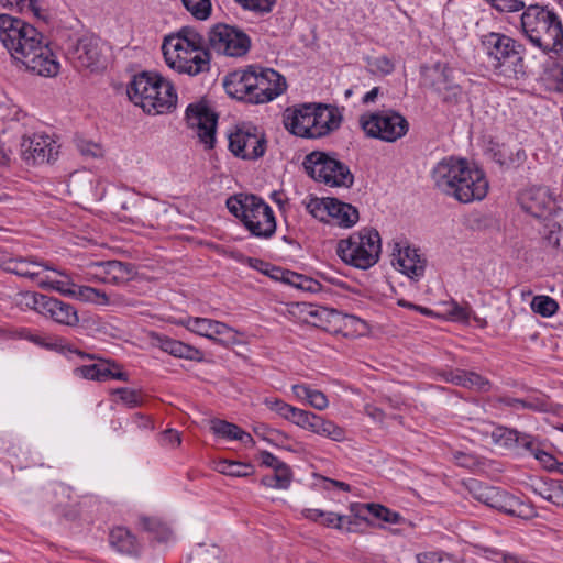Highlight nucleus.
<instances>
[{
	"mask_svg": "<svg viewBox=\"0 0 563 563\" xmlns=\"http://www.w3.org/2000/svg\"><path fill=\"white\" fill-rule=\"evenodd\" d=\"M43 40L34 26L11 15L0 14V41L12 58L36 75L53 77L59 71V63Z\"/></svg>",
	"mask_w": 563,
	"mask_h": 563,
	"instance_id": "f257e3e1",
	"label": "nucleus"
},
{
	"mask_svg": "<svg viewBox=\"0 0 563 563\" xmlns=\"http://www.w3.org/2000/svg\"><path fill=\"white\" fill-rule=\"evenodd\" d=\"M223 86L229 96L253 104L269 102L287 88L284 76L273 68L257 65L230 73Z\"/></svg>",
	"mask_w": 563,
	"mask_h": 563,
	"instance_id": "f03ea898",
	"label": "nucleus"
},
{
	"mask_svg": "<svg viewBox=\"0 0 563 563\" xmlns=\"http://www.w3.org/2000/svg\"><path fill=\"white\" fill-rule=\"evenodd\" d=\"M162 49L167 66L179 74L194 77L210 71L211 54L203 36L194 27L183 26L166 36Z\"/></svg>",
	"mask_w": 563,
	"mask_h": 563,
	"instance_id": "7ed1b4c3",
	"label": "nucleus"
},
{
	"mask_svg": "<svg viewBox=\"0 0 563 563\" xmlns=\"http://www.w3.org/2000/svg\"><path fill=\"white\" fill-rule=\"evenodd\" d=\"M521 27L529 42L542 53L563 55V24L547 7H528L521 15Z\"/></svg>",
	"mask_w": 563,
	"mask_h": 563,
	"instance_id": "20e7f679",
	"label": "nucleus"
},
{
	"mask_svg": "<svg viewBox=\"0 0 563 563\" xmlns=\"http://www.w3.org/2000/svg\"><path fill=\"white\" fill-rule=\"evenodd\" d=\"M128 96L148 114L169 112L177 103V93L172 82L153 71L135 75L128 87Z\"/></svg>",
	"mask_w": 563,
	"mask_h": 563,
	"instance_id": "39448f33",
	"label": "nucleus"
},
{
	"mask_svg": "<svg viewBox=\"0 0 563 563\" xmlns=\"http://www.w3.org/2000/svg\"><path fill=\"white\" fill-rule=\"evenodd\" d=\"M482 46L488 62L498 75L506 78H519L525 75V46L515 38L496 32L482 36Z\"/></svg>",
	"mask_w": 563,
	"mask_h": 563,
	"instance_id": "423d86ee",
	"label": "nucleus"
},
{
	"mask_svg": "<svg viewBox=\"0 0 563 563\" xmlns=\"http://www.w3.org/2000/svg\"><path fill=\"white\" fill-rule=\"evenodd\" d=\"M229 211L239 218L253 236L269 239L276 232V219L272 208L255 195L229 198Z\"/></svg>",
	"mask_w": 563,
	"mask_h": 563,
	"instance_id": "0eeeda50",
	"label": "nucleus"
},
{
	"mask_svg": "<svg viewBox=\"0 0 563 563\" xmlns=\"http://www.w3.org/2000/svg\"><path fill=\"white\" fill-rule=\"evenodd\" d=\"M382 243L377 230L363 228L338 242L336 254L347 265L360 269L374 266L380 254Z\"/></svg>",
	"mask_w": 563,
	"mask_h": 563,
	"instance_id": "6e6552de",
	"label": "nucleus"
},
{
	"mask_svg": "<svg viewBox=\"0 0 563 563\" xmlns=\"http://www.w3.org/2000/svg\"><path fill=\"white\" fill-rule=\"evenodd\" d=\"M303 167L314 180L331 187L350 188L354 183V176L349 166L332 154L311 152L305 157Z\"/></svg>",
	"mask_w": 563,
	"mask_h": 563,
	"instance_id": "1a4fd4ad",
	"label": "nucleus"
},
{
	"mask_svg": "<svg viewBox=\"0 0 563 563\" xmlns=\"http://www.w3.org/2000/svg\"><path fill=\"white\" fill-rule=\"evenodd\" d=\"M360 125L368 137L389 143L401 139L409 130L407 119L391 109L362 114L360 117Z\"/></svg>",
	"mask_w": 563,
	"mask_h": 563,
	"instance_id": "9d476101",
	"label": "nucleus"
},
{
	"mask_svg": "<svg viewBox=\"0 0 563 563\" xmlns=\"http://www.w3.org/2000/svg\"><path fill=\"white\" fill-rule=\"evenodd\" d=\"M250 36L241 29L218 23L208 32V48L218 55L243 57L251 48Z\"/></svg>",
	"mask_w": 563,
	"mask_h": 563,
	"instance_id": "9b49d317",
	"label": "nucleus"
},
{
	"mask_svg": "<svg viewBox=\"0 0 563 563\" xmlns=\"http://www.w3.org/2000/svg\"><path fill=\"white\" fill-rule=\"evenodd\" d=\"M68 58L77 70L98 71L103 67L101 41L92 34H85L68 48Z\"/></svg>",
	"mask_w": 563,
	"mask_h": 563,
	"instance_id": "f8f14e48",
	"label": "nucleus"
},
{
	"mask_svg": "<svg viewBox=\"0 0 563 563\" xmlns=\"http://www.w3.org/2000/svg\"><path fill=\"white\" fill-rule=\"evenodd\" d=\"M230 152L242 159H257L266 151V139L255 126H239L229 135Z\"/></svg>",
	"mask_w": 563,
	"mask_h": 563,
	"instance_id": "ddd939ff",
	"label": "nucleus"
},
{
	"mask_svg": "<svg viewBox=\"0 0 563 563\" xmlns=\"http://www.w3.org/2000/svg\"><path fill=\"white\" fill-rule=\"evenodd\" d=\"M475 497L486 506L509 516L527 518L531 515L529 506L522 503L518 497L499 487L479 486L475 493Z\"/></svg>",
	"mask_w": 563,
	"mask_h": 563,
	"instance_id": "4468645a",
	"label": "nucleus"
},
{
	"mask_svg": "<svg viewBox=\"0 0 563 563\" xmlns=\"http://www.w3.org/2000/svg\"><path fill=\"white\" fill-rule=\"evenodd\" d=\"M451 198L461 203L483 200L489 189V184L483 169L464 162L463 175Z\"/></svg>",
	"mask_w": 563,
	"mask_h": 563,
	"instance_id": "2eb2a0df",
	"label": "nucleus"
},
{
	"mask_svg": "<svg viewBox=\"0 0 563 563\" xmlns=\"http://www.w3.org/2000/svg\"><path fill=\"white\" fill-rule=\"evenodd\" d=\"M518 203L521 209L537 219L547 220L555 214L559 207L552 192L547 187H529L520 191Z\"/></svg>",
	"mask_w": 563,
	"mask_h": 563,
	"instance_id": "dca6fc26",
	"label": "nucleus"
},
{
	"mask_svg": "<svg viewBox=\"0 0 563 563\" xmlns=\"http://www.w3.org/2000/svg\"><path fill=\"white\" fill-rule=\"evenodd\" d=\"M464 162L465 158L449 156L442 158L432 168V183L443 195L452 197L455 188H457L460 184L461 175H463Z\"/></svg>",
	"mask_w": 563,
	"mask_h": 563,
	"instance_id": "f3484780",
	"label": "nucleus"
},
{
	"mask_svg": "<svg viewBox=\"0 0 563 563\" xmlns=\"http://www.w3.org/2000/svg\"><path fill=\"white\" fill-rule=\"evenodd\" d=\"M20 146L22 159L30 165L49 163L58 155L56 142L44 134L23 136Z\"/></svg>",
	"mask_w": 563,
	"mask_h": 563,
	"instance_id": "a211bd4d",
	"label": "nucleus"
},
{
	"mask_svg": "<svg viewBox=\"0 0 563 563\" xmlns=\"http://www.w3.org/2000/svg\"><path fill=\"white\" fill-rule=\"evenodd\" d=\"M186 120L207 148H212L216 142V128L218 117L206 104H189L186 110Z\"/></svg>",
	"mask_w": 563,
	"mask_h": 563,
	"instance_id": "6ab92c4d",
	"label": "nucleus"
},
{
	"mask_svg": "<svg viewBox=\"0 0 563 563\" xmlns=\"http://www.w3.org/2000/svg\"><path fill=\"white\" fill-rule=\"evenodd\" d=\"M187 330L200 336H205L221 345L234 342V330L223 322L198 317H187L180 321Z\"/></svg>",
	"mask_w": 563,
	"mask_h": 563,
	"instance_id": "aec40b11",
	"label": "nucleus"
},
{
	"mask_svg": "<svg viewBox=\"0 0 563 563\" xmlns=\"http://www.w3.org/2000/svg\"><path fill=\"white\" fill-rule=\"evenodd\" d=\"M314 103H303L299 107L287 108L284 112V125L291 133L300 137L312 136Z\"/></svg>",
	"mask_w": 563,
	"mask_h": 563,
	"instance_id": "412c9836",
	"label": "nucleus"
},
{
	"mask_svg": "<svg viewBox=\"0 0 563 563\" xmlns=\"http://www.w3.org/2000/svg\"><path fill=\"white\" fill-rule=\"evenodd\" d=\"M4 271L15 274L21 277L29 278L36 283V285L41 288H52L54 282H48L46 278L42 277V273L46 269H51L49 266L35 262L31 258H9L3 264Z\"/></svg>",
	"mask_w": 563,
	"mask_h": 563,
	"instance_id": "4be33fe9",
	"label": "nucleus"
},
{
	"mask_svg": "<svg viewBox=\"0 0 563 563\" xmlns=\"http://www.w3.org/2000/svg\"><path fill=\"white\" fill-rule=\"evenodd\" d=\"M74 375L97 382L108 379L128 380V374L121 371V366L118 363L110 360H100L98 363L76 367Z\"/></svg>",
	"mask_w": 563,
	"mask_h": 563,
	"instance_id": "5701e85b",
	"label": "nucleus"
},
{
	"mask_svg": "<svg viewBox=\"0 0 563 563\" xmlns=\"http://www.w3.org/2000/svg\"><path fill=\"white\" fill-rule=\"evenodd\" d=\"M393 255L394 265H398L401 273L410 278H420L426 269V260L419 254V250L409 245H395Z\"/></svg>",
	"mask_w": 563,
	"mask_h": 563,
	"instance_id": "b1692460",
	"label": "nucleus"
},
{
	"mask_svg": "<svg viewBox=\"0 0 563 563\" xmlns=\"http://www.w3.org/2000/svg\"><path fill=\"white\" fill-rule=\"evenodd\" d=\"M493 438L497 443H501L507 448L521 449L531 455L542 446V443L536 437L519 432L515 429L497 428L493 432Z\"/></svg>",
	"mask_w": 563,
	"mask_h": 563,
	"instance_id": "393cba45",
	"label": "nucleus"
},
{
	"mask_svg": "<svg viewBox=\"0 0 563 563\" xmlns=\"http://www.w3.org/2000/svg\"><path fill=\"white\" fill-rule=\"evenodd\" d=\"M312 136L314 139L323 137L338 130L342 122V114L336 107L323 103H314Z\"/></svg>",
	"mask_w": 563,
	"mask_h": 563,
	"instance_id": "a878e982",
	"label": "nucleus"
},
{
	"mask_svg": "<svg viewBox=\"0 0 563 563\" xmlns=\"http://www.w3.org/2000/svg\"><path fill=\"white\" fill-rule=\"evenodd\" d=\"M52 289L59 291L63 295L74 297L84 302H90L100 306H109L110 297L102 290L90 286H79L62 280L54 282Z\"/></svg>",
	"mask_w": 563,
	"mask_h": 563,
	"instance_id": "bb28decb",
	"label": "nucleus"
},
{
	"mask_svg": "<svg viewBox=\"0 0 563 563\" xmlns=\"http://www.w3.org/2000/svg\"><path fill=\"white\" fill-rule=\"evenodd\" d=\"M442 377L446 383L481 393L489 391L492 388V383L487 378L472 371L450 369L443 372Z\"/></svg>",
	"mask_w": 563,
	"mask_h": 563,
	"instance_id": "cd10ccee",
	"label": "nucleus"
},
{
	"mask_svg": "<svg viewBox=\"0 0 563 563\" xmlns=\"http://www.w3.org/2000/svg\"><path fill=\"white\" fill-rule=\"evenodd\" d=\"M46 302V308L43 314L44 317L51 318L56 323L70 328L78 325V312L73 305L53 297H49Z\"/></svg>",
	"mask_w": 563,
	"mask_h": 563,
	"instance_id": "c85d7f7f",
	"label": "nucleus"
},
{
	"mask_svg": "<svg viewBox=\"0 0 563 563\" xmlns=\"http://www.w3.org/2000/svg\"><path fill=\"white\" fill-rule=\"evenodd\" d=\"M156 343L162 351L175 357L190 361H200L202 358V353L198 349L166 335H157Z\"/></svg>",
	"mask_w": 563,
	"mask_h": 563,
	"instance_id": "c756f323",
	"label": "nucleus"
},
{
	"mask_svg": "<svg viewBox=\"0 0 563 563\" xmlns=\"http://www.w3.org/2000/svg\"><path fill=\"white\" fill-rule=\"evenodd\" d=\"M110 544L119 552L128 555H137L141 545L136 537L124 527H115L109 534Z\"/></svg>",
	"mask_w": 563,
	"mask_h": 563,
	"instance_id": "7c9ffc66",
	"label": "nucleus"
},
{
	"mask_svg": "<svg viewBox=\"0 0 563 563\" xmlns=\"http://www.w3.org/2000/svg\"><path fill=\"white\" fill-rule=\"evenodd\" d=\"M331 207V219L329 223H333L342 228H351L360 219L358 210L351 203H346L334 198Z\"/></svg>",
	"mask_w": 563,
	"mask_h": 563,
	"instance_id": "2f4dec72",
	"label": "nucleus"
},
{
	"mask_svg": "<svg viewBox=\"0 0 563 563\" xmlns=\"http://www.w3.org/2000/svg\"><path fill=\"white\" fill-rule=\"evenodd\" d=\"M277 273L273 275L276 279H282L284 283L291 285L298 289L307 290L310 292H314L319 289L320 284L312 278L306 277L301 274L291 272V271H280L279 268H274Z\"/></svg>",
	"mask_w": 563,
	"mask_h": 563,
	"instance_id": "473e14b6",
	"label": "nucleus"
},
{
	"mask_svg": "<svg viewBox=\"0 0 563 563\" xmlns=\"http://www.w3.org/2000/svg\"><path fill=\"white\" fill-rule=\"evenodd\" d=\"M106 284L119 285L131 278L133 267L120 261H106Z\"/></svg>",
	"mask_w": 563,
	"mask_h": 563,
	"instance_id": "72a5a7b5",
	"label": "nucleus"
},
{
	"mask_svg": "<svg viewBox=\"0 0 563 563\" xmlns=\"http://www.w3.org/2000/svg\"><path fill=\"white\" fill-rule=\"evenodd\" d=\"M291 478V470L287 464H285L283 466H277L276 468H274V474L264 476L261 479V483L269 488L286 489L289 487Z\"/></svg>",
	"mask_w": 563,
	"mask_h": 563,
	"instance_id": "f704fd0d",
	"label": "nucleus"
},
{
	"mask_svg": "<svg viewBox=\"0 0 563 563\" xmlns=\"http://www.w3.org/2000/svg\"><path fill=\"white\" fill-rule=\"evenodd\" d=\"M334 198H311L307 205V211L316 219L322 222H330L331 219V203Z\"/></svg>",
	"mask_w": 563,
	"mask_h": 563,
	"instance_id": "c9c22d12",
	"label": "nucleus"
},
{
	"mask_svg": "<svg viewBox=\"0 0 563 563\" xmlns=\"http://www.w3.org/2000/svg\"><path fill=\"white\" fill-rule=\"evenodd\" d=\"M141 526L145 531L152 533L153 538L159 542H166L172 537L170 529L158 519L143 517L141 518Z\"/></svg>",
	"mask_w": 563,
	"mask_h": 563,
	"instance_id": "e433bc0d",
	"label": "nucleus"
},
{
	"mask_svg": "<svg viewBox=\"0 0 563 563\" xmlns=\"http://www.w3.org/2000/svg\"><path fill=\"white\" fill-rule=\"evenodd\" d=\"M217 470L228 476L246 477L252 474L253 466L235 461H221L218 463Z\"/></svg>",
	"mask_w": 563,
	"mask_h": 563,
	"instance_id": "4c0bfd02",
	"label": "nucleus"
},
{
	"mask_svg": "<svg viewBox=\"0 0 563 563\" xmlns=\"http://www.w3.org/2000/svg\"><path fill=\"white\" fill-rule=\"evenodd\" d=\"M531 309L543 318H550L559 309L558 302L549 296H536L531 301Z\"/></svg>",
	"mask_w": 563,
	"mask_h": 563,
	"instance_id": "58836bf2",
	"label": "nucleus"
},
{
	"mask_svg": "<svg viewBox=\"0 0 563 563\" xmlns=\"http://www.w3.org/2000/svg\"><path fill=\"white\" fill-rule=\"evenodd\" d=\"M181 2L196 20L205 21L211 14L210 0H181Z\"/></svg>",
	"mask_w": 563,
	"mask_h": 563,
	"instance_id": "ea45409f",
	"label": "nucleus"
},
{
	"mask_svg": "<svg viewBox=\"0 0 563 563\" xmlns=\"http://www.w3.org/2000/svg\"><path fill=\"white\" fill-rule=\"evenodd\" d=\"M211 430L220 438L236 440L242 429L234 423L218 419L211 422Z\"/></svg>",
	"mask_w": 563,
	"mask_h": 563,
	"instance_id": "a19ab883",
	"label": "nucleus"
},
{
	"mask_svg": "<svg viewBox=\"0 0 563 563\" xmlns=\"http://www.w3.org/2000/svg\"><path fill=\"white\" fill-rule=\"evenodd\" d=\"M522 409H528L538 412H550L553 409L552 402L543 394H533L525 398Z\"/></svg>",
	"mask_w": 563,
	"mask_h": 563,
	"instance_id": "79ce46f5",
	"label": "nucleus"
},
{
	"mask_svg": "<svg viewBox=\"0 0 563 563\" xmlns=\"http://www.w3.org/2000/svg\"><path fill=\"white\" fill-rule=\"evenodd\" d=\"M432 77V87L434 90H439L441 86L446 85L453 79V70L445 64L437 63L430 70Z\"/></svg>",
	"mask_w": 563,
	"mask_h": 563,
	"instance_id": "37998d69",
	"label": "nucleus"
},
{
	"mask_svg": "<svg viewBox=\"0 0 563 563\" xmlns=\"http://www.w3.org/2000/svg\"><path fill=\"white\" fill-rule=\"evenodd\" d=\"M543 241L547 246L563 252V222L552 223L544 233Z\"/></svg>",
	"mask_w": 563,
	"mask_h": 563,
	"instance_id": "c03bdc74",
	"label": "nucleus"
},
{
	"mask_svg": "<svg viewBox=\"0 0 563 563\" xmlns=\"http://www.w3.org/2000/svg\"><path fill=\"white\" fill-rule=\"evenodd\" d=\"M419 563H457L453 555L443 551H426L416 555Z\"/></svg>",
	"mask_w": 563,
	"mask_h": 563,
	"instance_id": "a18cd8bd",
	"label": "nucleus"
},
{
	"mask_svg": "<svg viewBox=\"0 0 563 563\" xmlns=\"http://www.w3.org/2000/svg\"><path fill=\"white\" fill-rule=\"evenodd\" d=\"M243 9L250 10L256 14L269 13L276 0H234Z\"/></svg>",
	"mask_w": 563,
	"mask_h": 563,
	"instance_id": "49530a36",
	"label": "nucleus"
},
{
	"mask_svg": "<svg viewBox=\"0 0 563 563\" xmlns=\"http://www.w3.org/2000/svg\"><path fill=\"white\" fill-rule=\"evenodd\" d=\"M437 92L442 97L444 102L457 103L462 98L463 90L462 87L452 79L446 85L441 86Z\"/></svg>",
	"mask_w": 563,
	"mask_h": 563,
	"instance_id": "de8ad7c7",
	"label": "nucleus"
},
{
	"mask_svg": "<svg viewBox=\"0 0 563 563\" xmlns=\"http://www.w3.org/2000/svg\"><path fill=\"white\" fill-rule=\"evenodd\" d=\"M300 311L306 314L307 321H308V318H311L312 323L316 327H323V323H322L323 319L334 312V311H330L323 307H317L313 305H302V308Z\"/></svg>",
	"mask_w": 563,
	"mask_h": 563,
	"instance_id": "09e8293b",
	"label": "nucleus"
},
{
	"mask_svg": "<svg viewBox=\"0 0 563 563\" xmlns=\"http://www.w3.org/2000/svg\"><path fill=\"white\" fill-rule=\"evenodd\" d=\"M366 508L371 515L385 522L397 523L400 519V516L397 512H394L379 504H367Z\"/></svg>",
	"mask_w": 563,
	"mask_h": 563,
	"instance_id": "8fccbe9b",
	"label": "nucleus"
},
{
	"mask_svg": "<svg viewBox=\"0 0 563 563\" xmlns=\"http://www.w3.org/2000/svg\"><path fill=\"white\" fill-rule=\"evenodd\" d=\"M367 65L373 74L378 75H389L395 69L394 63L387 56L368 59Z\"/></svg>",
	"mask_w": 563,
	"mask_h": 563,
	"instance_id": "3c124183",
	"label": "nucleus"
},
{
	"mask_svg": "<svg viewBox=\"0 0 563 563\" xmlns=\"http://www.w3.org/2000/svg\"><path fill=\"white\" fill-rule=\"evenodd\" d=\"M48 298V296L37 292H26L23 295L24 305L41 314H44Z\"/></svg>",
	"mask_w": 563,
	"mask_h": 563,
	"instance_id": "603ef678",
	"label": "nucleus"
},
{
	"mask_svg": "<svg viewBox=\"0 0 563 563\" xmlns=\"http://www.w3.org/2000/svg\"><path fill=\"white\" fill-rule=\"evenodd\" d=\"M320 435L336 442H342L346 438L345 430L330 420L324 421Z\"/></svg>",
	"mask_w": 563,
	"mask_h": 563,
	"instance_id": "864d4df0",
	"label": "nucleus"
},
{
	"mask_svg": "<svg viewBox=\"0 0 563 563\" xmlns=\"http://www.w3.org/2000/svg\"><path fill=\"white\" fill-rule=\"evenodd\" d=\"M113 394L119 395L120 400L128 407H137L142 402V396L139 391L129 388H118Z\"/></svg>",
	"mask_w": 563,
	"mask_h": 563,
	"instance_id": "5fc2aeb1",
	"label": "nucleus"
},
{
	"mask_svg": "<svg viewBox=\"0 0 563 563\" xmlns=\"http://www.w3.org/2000/svg\"><path fill=\"white\" fill-rule=\"evenodd\" d=\"M106 261L91 262L87 265V279L106 284Z\"/></svg>",
	"mask_w": 563,
	"mask_h": 563,
	"instance_id": "6e6d98bb",
	"label": "nucleus"
},
{
	"mask_svg": "<svg viewBox=\"0 0 563 563\" xmlns=\"http://www.w3.org/2000/svg\"><path fill=\"white\" fill-rule=\"evenodd\" d=\"M264 404L268 409L276 412L277 415H279L282 418H284L286 420L294 407L278 398H265Z\"/></svg>",
	"mask_w": 563,
	"mask_h": 563,
	"instance_id": "4d7b16f0",
	"label": "nucleus"
},
{
	"mask_svg": "<svg viewBox=\"0 0 563 563\" xmlns=\"http://www.w3.org/2000/svg\"><path fill=\"white\" fill-rule=\"evenodd\" d=\"M555 479H539L534 482L531 487L534 494L539 495L541 498L550 501L552 497V488L554 486Z\"/></svg>",
	"mask_w": 563,
	"mask_h": 563,
	"instance_id": "13d9d810",
	"label": "nucleus"
},
{
	"mask_svg": "<svg viewBox=\"0 0 563 563\" xmlns=\"http://www.w3.org/2000/svg\"><path fill=\"white\" fill-rule=\"evenodd\" d=\"M492 4L493 8H495L497 11L500 12H515L519 11L525 7L523 2L521 0H486Z\"/></svg>",
	"mask_w": 563,
	"mask_h": 563,
	"instance_id": "bf43d9fd",
	"label": "nucleus"
},
{
	"mask_svg": "<svg viewBox=\"0 0 563 563\" xmlns=\"http://www.w3.org/2000/svg\"><path fill=\"white\" fill-rule=\"evenodd\" d=\"M345 522L351 523L350 517L340 516L332 511L324 512L322 517V523L327 527H335L338 529H341Z\"/></svg>",
	"mask_w": 563,
	"mask_h": 563,
	"instance_id": "052dcab7",
	"label": "nucleus"
},
{
	"mask_svg": "<svg viewBox=\"0 0 563 563\" xmlns=\"http://www.w3.org/2000/svg\"><path fill=\"white\" fill-rule=\"evenodd\" d=\"M312 412L292 407L287 420L305 429Z\"/></svg>",
	"mask_w": 563,
	"mask_h": 563,
	"instance_id": "680f3d73",
	"label": "nucleus"
},
{
	"mask_svg": "<svg viewBox=\"0 0 563 563\" xmlns=\"http://www.w3.org/2000/svg\"><path fill=\"white\" fill-rule=\"evenodd\" d=\"M308 402L310 406L318 410H323L329 405L327 396L322 391L317 389H311Z\"/></svg>",
	"mask_w": 563,
	"mask_h": 563,
	"instance_id": "e2e57ef3",
	"label": "nucleus"
},
{
	"mask_svg": "<svg viewBox=\"0 0 563 563\" xmlns=\"http://www.w3.org/2000/svg\"><path fill=\"white\" fill-rule=\"evenodd\" d=\"M534 459L538 460L547 470L552 471L555 468L556 461L554 456L540 446L533 454Z\"/></svg>",
	"mask_w": 563,
	"mask_h": 563,
	"instance_id": "0e129e2a",
	"label": "nucleus"
},
{
	"mask_svg": "<svg viewBox=\"0 0 563 563\" xmlns=\"http://www.w3.org/2000/svg\"><path fill=\"white\" fill-rule=\"evenodd\" d=\"M7 3L11 7L16 5L20 10L27 9L36 16H40V8L36 0H7Z\"/></svg>",
	"mask_w": 563,
	"mask_h": 563,
	"instance_id": "69168bd1",
	"label": "nucleus"
},
{
	"mask_svg": "<svg viewBox=\"0 0 563 563\" xmlns=\"http://www.w3.org/2000/svg\"><path fill=\"white\" fill-rule=\"evenodd\" d=\"M550 503L563 508V479H555Z\"/></svg>",
	"mask_w": 563,
	"mask_h": 563,
	"instance_id": "338daca9",
	"label": "nucleus"
},
{
	"mask_svg": "<svg viewBox=\"0 0 563 563\" xmlns=\"http://www.w3.org/2000/svg\"><path fill=\"white\" fill-rule=\"evenodd\" d=\"M324 421V418L312 412L305 429L320 435Z\"/></svg>",
	"mask_w": 563,
	"mask_h": 563,
	"instance_id": "774afa93",
	"label": "nucleus"
}]
</instances>
